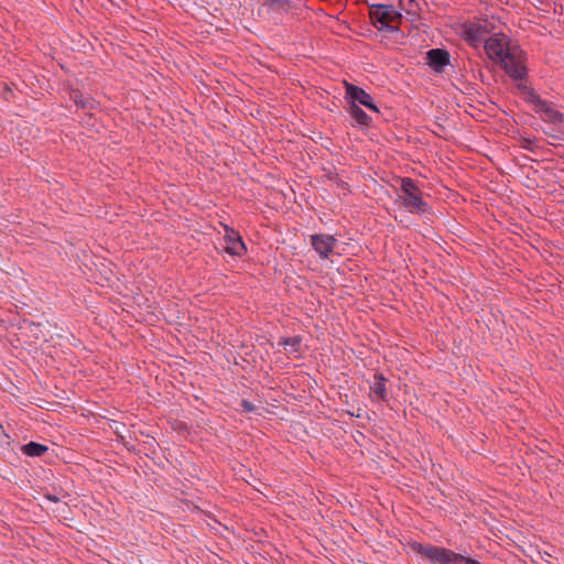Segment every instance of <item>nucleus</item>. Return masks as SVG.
Returning <instances> with one entry per match:
<instances>
[{
  "label": "nucleus",
  "instance_id": "1",
  "mask_svg": "<svg viewBox=\"0 0 564 564\" xmlns=\"http://www.w3.org/2000/svg\"><path fill=\"white\" fill-rule=\"evenodd\" d=\"M411 549L432 564H480L478 561L466 557L454 551L432 544L413 542Z\"/></svg>",
  "mask_w": 564,
  "mask_h": 564
},
{
  "label": "nucleus",
  "instance_id": "2",
  "mask_svg": "<svg viewBox=\"0 0 564 564\" xmlns=\"http://www.w3.org/2000/svg\"><path fill=\"white\" fill-rule=\"evenodd\" d=\"M401 191L403 192L400 197L402 205L410 213L422 215L430 210L427 202L423 199L422 191L412 178H401Z\"/></svg>",
  "mask_w": 564,
  "mask_h": 564
},
{
  "label": "nucleus",
  "instance_id": "3",
  "mask_svg": "<svg viewBox=\"0 0 564 564\" xmlns=\"http://www.w3.org/2000/svg\"><path fill=\"white\" fill-rule=\"evenodd\" d=\"M369 17L375 26L379 30L394 32L398 26L391 23H401L402 14L391 4H371L369 7Z\"/></svg>",
  "mask_w": 564,
  "mask_h": 564
},
{
  "label": "nucleus",
  "instance_id": "4",
  "mask_svg": "<svg viewBox=\"0 0 564 564\" xmlns=\"http://www.w3.org/2000/svg\"><path fill=\"white\" fill-rule=\"evenodd\" d=\"M518 45L512 43L509 36L503 33H495L485 40L484 48L488 57L499 63L503 57H508L509 52Z\"/></svg>",
  "mask_w": 564,
  "mask_h": 564
},
{
  "label": "nucleus",
  "instance_id": "5",
  "mask_svg": "<svg viewBox=\"0 0 564 564\" xmlns=\"http://www.w3.org/2000/svg\"><path fill=\"white\" fill-rule=\"evenodd\" d=\"M527 100L534 106V110L542 115L544 121L551 123H562L564 115L557 111L552 102L543 100L534 89L525 87Z\"/></svg>",
  "mask_w": 564,
  "mask_h": 564
},
{
  "label": "nucleus",
  "instance_id": "6",
  "mask_svg": "<svg viewBox=\"0 0 564 564\" xmlns=\"http://www.w3.org/2000/svg\"><path fill=\"white\" fill-rule=\"evenodd\" d=\"M523 51L517 46L509 52L508 57L499 63L502 65L505 72L513 79H523L527 75V68L523 65Z\"/></svg>",
  "mask_w": 564,
  "mask_h": 564
},
{
  "label": "nucleus",
  "instance_id": "7",
  "mask_svg": "<svg viewBox=\"0 0 564 564\" xmlns=\"http://www.w3.org/2000/svg\"><path fill=\"white\" fill-rule=\"evenodd\" d=\"M311 243L321 259H328L337 243V239L332 235L315 234L311 236Z\"/></svg>",
  "mask_w": 564,
  "mask_h": 564
},
{
  "label": "nucleus",
  "instance_id": "8",
  "mask_svg": "<svg viewBox=\"0 0 564 564\" xmlns=\"http://www.w3.org/2000/svg\"><path fill=\"white\" fill-rule=\"evenodd\" d=\"M345 90H346V96H347V98H349L351 100V104L358 102L375 112L379 111L377 106L373 102L372 97L367 91H365L362 88H360L354 84L345 82Z\"/></svg>",
  "mask_w": 564,
  "mask_h": 564
},
{
  "label": "nucleus",
  "instance_id": "9",
  "mask_svg": "<svg viewBox=\"0 0 564 564\" xmlns=\"http://www.w3.org/2000/svg\"><path fill=\"white\" fill-rule=\"evenodd\" d=\"M427 64L435 70L442 72L449 64V53L442 48H432L426 53Z\"/></svg>",
  "mask_w": 564,
  "mask_h": 564
},
{
  "label": "nucleus",
  "instance_id": "10",
  "mask_svg": "<svg viewBox=\"0 0 564 564\" xmlns=\"http://www.w3.org/2000/svg\"><path fill=\"white\" fill-rule=\"evenodd\" d=\"M226 241L227 246L225 249L228 253L232 256H241L246 252V246L237 231L232 229L227 231Z\"/></svg>",
  "mask_w": 564,
  "mask_h": 564
},
{
  "label": "nucleus",
  "instance_id": "11",
  "mask_svg": "<svg viewBox=\"0 0 564 564\" xmlns=\"http://www.w3.org/2000/svg\"><path fill=\"white\" fill-rule=\"evenodd\" d=\"M489 33L487 26L481 23L473 24L467 31V39L476 45L477 43L484 42L486 35Z\"/></svg>",
  "mask_w": 564,
  "mask_h": 564
},
{
  "label": "nucleus",
  "instance_id": "12",
  "mask_svg": "<svg viewBox=\"0 0 564 564\" xmlns=\"http://www.w3.org/2000/svg\"><path fill=\"white\" fill-rule=\"evenodd\" d=\"M387 379L382 373H376L373 383L371 384V391L379 398V400H387Z\"/></svg>",
  "mask_w": 564,
  "mask_h": 564
},
{
  "label": "nucleus",
  "instance_id": "13",
  "mask_svg": "<svg viewBox=\"0 0 564 564\" xmlns=\"http://www.w3.org/2000/svg\"><path fill=\"white\" fill-rule=\"evenodd\" d=\"M21 451L24 455L30 457H41L43 456L47 451L48 447L46 445L36 443V442H30L21 447Z\"/></svg>",
  "mask_w": 564,
  "mask_h": 564
},
{
  "label": "nucleus",
  "instance_id": "14",
  "mask_svg": "<svg viewBox=\"0 0 564 564\" xmlns=\"http://www.w3.org/2000/svg\"><path fill=\"white\" fill-rule=\"evenodd\" d=\"M348 111L358 124L370 126L371 118L357 104H350Z\"/></svg>",
  "mask_w": 564,
  "mask_h": 564
},
{
  "label": "nucleus",
  "instance_id": "15",
  "mask_svg": "<svg viewBox=\"0 0 564 564\" xmlns=\"http://www.w3.org/2000/svg\"><path fill=\"white\" fill-rule=\"evenodd\" d=\"M70 99L77 107L83 109H93L95 107V100L88 96H84L79 90H73L70 93Z\"/></svg>",
  "mask_w": 564,
  "mask_h": 564
},
{
  "label": "nucleus",
  "instance_id": "16",
  "mask_svg": "<svg viewBox=\"0 0 564 564\" xmlns=\"http://www.w3.org/2000/svg\"><path fill=\"white\" fill-rule=\"evenodd\" d=\"M280 344L289 348L290 354H296L300 350L301 338L297 336L283 338Z\"/></svg>",
  "mask_w": 564,
  "mask_h": 564
},
{
  "label": "nucleus",
  "instance_id": "17",
  "mask_svg": "<svg viewBox=\"0 0 564 564\" xmlns=\"http://www.w3.org/2000/svg\"><path fill=\"white\" fill-rule=\"evenodd\" d=\"M265 3L270 6L273 10H284L289 9L288 0H265Z\"/></svg>",
  "mask_w": 564,
  "mask_h": 564
},
{
  "label": "nucleus",
  "instance_id": "18",
  "mask_svg": "<svg viewBox=\"0 0 564 564\" xmlns=\"http://www.w3.org/2000/svg\"><path fill=\"white\" fill-rule=\"evenodd\" d=\"M241 406L247 412H253L256 410V406L251 402H249L248 400H242L241 401Z\"/></svg>",
  "mask_w": 564,
  "mask_h": 564
},
{
  "label": "nucleus",
  "instance_id": "19",
  "mask_svg": "<svg viewBox=\"0 0 564 564\" xmlns=\"http://www.w3.org/2000/svg\"><path fill=\"white\" fill-rule=\"evenodd\" d=\"M44 497H45V499H47L52 502H58L61 500V498L56 495L46 494Z\"/></svg>",
  "mask_w": 564,
  "mask_h": 564
},
{
  "label": "nucleus",
  "instance_id": "20",
  "mask_svg": "<svg viewBox=\"0 0 564 564\" xmlns=\"http://www.w3.org/2000/svg\"><path fill=\"white\" fill-rule=\"evenodd\" d=\"M527 144L524 145L525 149L532 151L533 148H532V142L530 140H525Z\"/></svg>",
  "mask_w": 564,
  "mask_h": 564
},
{
  "label": "nucleus",
  "instance_id": "21",
  "mask_svg": "<svg viewBox=\"0 0 564 564\" xmlns=\"http://www.w3.org/2000/svg\"><path fill=\"white\" fill-rule=\"evenodd\" d=\"M400 4H401L402 9H404L406 12H410V11H411V9H410V8H404V6H403V1H402V0H400Z\"/></svg>",
  "mask_w": 564,
  "mask_h": 564
},
{
  "label": "nucleus",
  "instance_id": "22",
  "mask_svg": "<svg viewBox=\"0 0 564 564\" xmlns=\"http://www.w3.org/2000/svg\"><path fill=\"white\" fill-rule=\"evenodd\" d=\"M414 1H415V0H409V3H410V4H412V3H414Z\"/></svg>",
  "mask_w": 564,
  "mask_h": 564
}]
</instances>
